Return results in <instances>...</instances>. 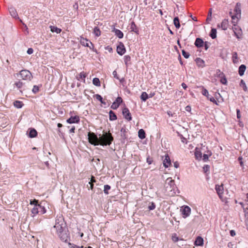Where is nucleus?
<instances>
[{
    "label": "nucleus",
    "mask_w": 248,
    "mask_h": 248,
    "mask_svg": "<svg viewBox=\"0 0 248 248\" xmlns=\"http://www.w3.org/2000/svg\"><path fill=\"white\" fill-rule=\"evenodd\" d=\"M94 97H95L97 100L100 101L102 104H106V103L103 101V98L100 95L96 94L94 95Z\"/></svg>",
    "instance_id": "obj_40"
},
{
    "label": "nucleus",
    "mask_w": 248,
    "mask_h": 248,
    "mask_svg": "<svg viewBox=\"0 0 248 248\" xmlns=\"http://www.w3.org/2000/svg\"><path fill=\"white\" fill-rule=\"evenodd\" d=\"M183 56L186 59H187L189 57V54L188 52H186L184 50L182 51Z\"/></svg>",
    "instance_id": "obj_46"
},
{
    "label": "nucleus",
    "mask_w": 248,
    "mask_h": 248,
    "mask_svg": "<svg viewBox=\"0 0 248 248\" xmlns=\"http://www.w3.org/2000/svg\"><path fill=\"white\" fill-rule=\"evenodd\" d=\"M114 32L115 35L119 38H122L124 36V34L122 31H121L120 30L118 29H115Z\"/></svg>",
    "instance_id": "obj_28"
},
{
    "label": "nucleus",
    "mask_w": 248,
    "mask_h": 248,
    "mask_svg": "<svg viewBox=\"0 0 248 248\" xmlns=\"http://www.w3.org/2000/svg\"><path fill=\"white\" fill-rule=\"evenodd\" d=\"M79 117L78 116H71L67 120V122L69 124L78 123L79 122Z\"/></svg>",
    "instance_id": "obj_11"
},
{
    "label": "nucleus",
    "mask_w": 248,
    "mask_h": 248,
    "mask_svg": "<svg viewBox=\"0 0 248 248\" xmlns=\"http://www.w3.org/2000/svg\"><path fill=\"white\" fill-rule=\"evenodd\" d=\"M240 86L243 88V89L245 92H247L248 91L247 87L246 85V83L243 79L241 80L240 83Z\"/></svg>",
    "instance_id": "obj_38"
},
{
    "label": "nucleus",
    "mask_w": 248,
    "mask_h": 248,
    "mask_svg": "<svg viewBox=\"0 0 248 248\" xmlns=\"http://www.w3.org/2000/svg\"><path fill=\"white\" fill-rule=\"evenodd\" d=\"M69 245L71 246L70 248H78V246L76 245L71 244H69Z\"/></svg>",
    "instance_id": "obj_64"
},
{
    "label": "nucleus",
    "mask_w": 248,
    "mask_h": 248,
    "mask_svg": "<svg viewBox=\"0 0 248 248\" xmlns=\"http://www.w3.org/2000/svg\"><path fill=\"white\" fill-rule=\"evenodd\" d=\"M50 29V31L53 32H56L57 33H60L62 30L60 28H57V27L53 26H50L49 27Z\"/></svg>",
    "instance_id": "obj_25"
},
{
    "label": "nucleus",
    "mask_w": 248,
    "mask_h": 248,
    "mask_svg": "<svg viewBox=\"0 0 248 248\" xmlns=\"http://www.w3.org/2000/svg\"><path fill=\"white\" fill-rule=\"evenodd\" d=\"M204 42L203 40L200 38H197L195 42V45L197 47H201L203 46Z\"/></svg>",
    "instance_id": "obj_19"
},
{
    "label": "nucleus",
    "mask_w": 248,
    "mask_h": 248,
    "mask_svg": "<svg viewBox=\"0 0 248 248\" xmlns=\"http://www.w3.org/2000/svg\"><path fill=\"white\" fill-rule=\"evenodd\" d=\"M112 75H113V77H114L115 78H116V79H117L120 80V82H122L124 81V78H122V79H120V78H119V76H118V75H117V73L116 71H115H115H114L113 72V73H112Z\"/></svg>",
    "instance_id": "obj_43"
},
{
    "label": "nucleus",
    "mask_w": 248,
    "mask_h": 248,
    "mask_svg": "<svg viewBox=\"0 0 248 248\" xmlns=\"http://www.w3.org/2000/svg\"><path fill=\"white\" fill-rule=\"evenodd\" d=\"M130 31H133L135 32L137 34H139V31L138 28L137 27L134 21H132L130 24Z\"/></svg>",
    "instance_id": "obj_15"
},
{
    "label": "nucleus",
    "mask_w": 248,
    "mask_h": 248,
    "mask_svg": "<svg viewBox=\"0 0 248 248\" xmlns=\"http://www.w3.org/2000/svg\"><path fill=\"white\" fill-rule=\"evenodd\" d=\"M17 77H19L23 80H31L32 78L31 73L27 70H22L19 74H17Z\"/></svg>",
    "instance_id": "obj_4"
},
{
    "label": "nucleus",
    "mask_w": 248,
    "mask_h": 248,
    "mask_svg": "<svg viewBox=\"0 0 248 248\" xmlns=\"http://www.w3.org/2000/svg\"><path fill=\"white\" fill-rule=\"evenodd\" d=\"M96 182V180L95 179V177L93 176H92L90 182L92 183H95Z\"/></svg>",
    "instance_id": "obj_62"
},
{
    "label": "nucleus",
    "mask_w": 248,
    "mask_h": 248,
    "mask_svg": "<svg viewBox=\"0 0 248 248\" xmlns=\"http://www.w3.org/2000/svg\"><path fill=\"white\" fill-rule=\"evenodd\" d=\"M123 101V99L121 97H118L115 102H116L117 104H118V105H120V104Z\"/></svg>",
    "instance_id": "obj_51"
},
{
    "label": "nucleus",
    "mask_w": 248,
    "mask_h": 248,
    "mask_svg": "<svg viewBox=\"0 0 248 248\" xmlns=\"http://www.w3.org/2000/svg\"><path fill=\"white\" fill-rule=\"evenodd\" d=\"M75 130V126H73L69 130V133H74Z\"/></svg>",
    "instance_id": "obj_63"
},
{
    "label": "nucleus",
    "mask_w": 248,
    "mask_h": 248,
    "mask_svg": "<svg viewBox=\"0 0 248 248\" xmlns=\"http://www.w3.org/2000/svg\"><path fill=\"white\" fill-rule=\"evenodd\" d=\"M179 240V238L177 237V235L176 234H174L172 236V240L174 242H176L177 241H178Z\"/></svg>",
    "instance_id": "obj_49"
},
{
    "label": "nucleus",
    "mask_w": 248,
    "mask_h": 248,
    "mask_svg": "<svg viewBox=\"0 0 248 248\" xmlns=\"http://www.w3.org/2000/svg\"><path fill=\"white\" fill-rule=\"evenodd\" d=\"M117 52L120 55H123L125 52V46L123 43H119L117 47Z\"/></svg>",
    "instance_id": "obj_9"
},
{
    "label": "nucleus",
    "mask_w": 248,
    "mask_h": 248,
    "mask_svg": "<svg viewBox=\"0 0 248 248\" xmlns=\"http://www.w3.org/2000/svg\"><path fill=\"white\" fill-rule=\"evenodd\" d=\"M119 105L116 102H114L111 106V108L113 109H116L119 107Z\"/></svg>",
    "instance_id": "obj_48"
},
{
    "label": "nucleus",
    "mask_w": 248,
    "mask_h": 248,
    "mask_svg": "<svg viewBox=\"0 0 248 248\" xmlns=\"http://www.w3.org/2000/svg\"><path fill=\"white\" fill-rule=\"evenodd\" d=\"M54 228L56 229L57 234L62 241L66 242L68 240V234L66 232V224L62 217L56 218Z\"/></svg>",
    "instance_id": "obj_1"
},
{
    "label": "nucleus",
    "mask_w": 248,
    "mask_h": 248,
    "mask_svg": "<svg viewBox=\"0 0 248 248\" xmlns=\"http://www.w3.org/2000/svg\"><path fill=\"white\" fill-rule=\"evenodd\" d=\"M33 50L31 48H28V49L27 50V53L28 54H31L32 53H33Z\"/></svg>",
    "instance_id": "obj_60"
},
{
    "label": "nucleus",
    "mask_w": 248,
    "mask_h": 248,
    "mask_svg": "<svg viewBox=\"0 0 248 248\" xmlns=\"http://www.w3.org/2000/svg\"><path fill=\"white\" fill-rule=\"evenodd\" d=\"M173 23L175 26V27L177 29H179L180 27V24L179 22V19L178 17H174L173 19Z\"/></svg>",
    "instance_id": "obj_29"
},
{
    "label": "nucleus",
    "mask_w": 248,
    "mask_h": 248,
    "mask_svg": "<svg viewBox=\"0 0 248 248\" xmlns=\"http://www.w3.org/2000/svg\"><path fill=\"white\" fill-rule=\"evenodd\" d=\"M113 140V138L110 132H104L101 135H99V145L102 146L110 145Z\"/></svg>",
    "instance_id": "obj_3"
},
{
    "label": "nucleus",
    "mask_w": 248,
    "mask_h": 248,
    "mask_svg": "<svg viewBox=\"0 0 248 248\" xmlns=\"http://www.w3.org/2000/svg\"><path fill=\"white\" fill-rule=\"evenodd\" d=\"M210 167L208 165H205L203 167V170L204 172H207L209 170Z\"/></svg>",
    "instance_id": "obj_54"
},
{
    "label": "nucleus",
    "mask_w": 248,
    "mask_h": 248,
    "mask_svg": "<svg viewBox=\"0 0 248 248\" xmlns=\"http://www.w3.org/2000/svg\"><path fill=\"white\" fill-rule=\"evenodd\" d=\"M215 189L220 199H221L222 201V194L223 193L224 191V188L223 186V185H216L215 186Z\"/></svg>",
    "instance_id": "obj_7"
},
{
    "label": "nucleus",
    "mask_w": 248,
    "mask_h": 248,
    "mask_svg": "<svg viewBox=\"0 0 248 248\" xmlns=\"http://www.w3.org/2000/svg\"><path fill=\"white\" fill-rule=\"evenodd\" d=\"M238 15H232V23L233 24V26H235L237 24L238 21V17H237Z\"/></svg>",
    "instance_id": "obj_30"
},
{
    "label": "nucleus",
    "mask_w": 248,
    "mask_h": 248,
    "mask_svg": "<svg viewBox=\"0 0 248 248\" xmlns=\"http://www.w3.org/2000/svg\"><path fill=\"white\" fill-rule=\"evenodd\" d=\"M232 60L234 63H236L238 62L237 54L236 52L232 53Z\"/></svg>",
    "instance_id": "obj_37"
},
{
    "label": "nucleus",
    "mask_w": 248,
    "mask_h": 248,
    "mask_svg": "<svg viewBox=\"0 0 248 248\" xmlns=\"http://www.w3.org/2000/svg\"><path fill=\"white\" fill-rule=\"evenodd\" d=\"M236 113H237V118L238 119L240 118V117H241L240 111L239 109H236Z\"/></svg>",
    "instance_id": "obj_58"
},
{
    "label": "nucleus",
    "mask_w": 248,
    "mask_h": 248,
    "mask_svg": "<svg viewBox=\"0 0 248 248\" xmlns=\"http://www.w3.org/2000/svg\"><path fill=\"white\" fill-rule=\"evenodd\" d=\"M232 29L235 36L237 37V38L240 39L241 37L242 34L241 29L238 27H234Z\"/></svg>",
    "instance_id": "obj_12"
},
{
    "label": "nucleus",
    "mask_w": 248,
    "mask_h": 248,
    "mask_svg": "<svg viewBox=\"0 0 248 248\" xmlns=\"http://www.w3.org/2000/svg\"><path fill=\"white\" fill-rule=\"evenodd\" d=\"M38 200L34 199L33 200L30 201V204L31 205L34 204L35 206H37V205H39L38 204Z\"/></svg>",
    "instance_id": "obj_52"
},
{
    "label": "nucleus",
    "mask_w": 248,
    "mask_h": 248,
    "mask_svg": "<svg viewBox=\"0 0 248 248\" xmlns=\"http://www.w3.org/2000/svg\"><path fill=\"white\" fill-rule=\"evenodd\" d=\"M25 85V83L21 81V79H19L18 81L15 82L14 83V87L17 88V89L19 90L21 92H22V89L23 88Z\"/></svg>",
    "instance_id": "obj_13"
},
{
    "label": "nucleus",
    "mask_w": 248,
    "mask_h": 248,
    "mask_svg": "<svg viewBox=\"0 0 248 248\" xmlns=\"http://www.w3.org/2000/svg\"><path fill=\"white\" fill-rule=\"evenodd\" d=\"M39 87L38 86L34 85L32 90V91L33 93H36L39 91Z\"/></svg>",
    "instance_id": "obj_47"
},
{
    "label": "nucleus",
    "mask_w": 248,
    "mask_h": 248,
    "mask_svg": "<svg viewBox=\"0 0 248 248\" xmlns=\"http://www.w3.org/2000/svg\"><path fill=\"white\" fill-rule=\"evenodd\" d=\"M171 164L170 160L168 155H165V158L163 160V165L165 168L169 167Z\"/></svg>",
    "instance_id": "obj_14"
},
{
    "label": "nucleus",
    "mask_w": 248,
    "mask_h": 248,
    "mask_svg": "<svg viewBox=\"0 0 248 248\" xmlns=\"http://www.w3.org/2000/svg\"><path fill=\"white\" fill-rule=\"evenodd\" d=\"M87 75L86 74V73H85L84 72H82L79 74L78 76H77L76 78H77V80H83L84 82H85V78L87 77Z\"/></svg>",
    "instance_id": "obj_21"
},
{
    "label": "nucleus",
    "mask_w": 248,
    "mask_h": 248,
    "mask_svg": "<svg viewBox=\"0 0 248 248\" xmlns=\"http://www.w3.org/2000/svg\"><path fill=\"white\" fill-rule=\"evenodd\" d=\"M246 69V66L244 64H242L239 66L238 73L240 76L244 75Z\"/></svg>",
    "instance_id": "obj_24"
},
{
    "label": "nucleus",
    "mask_w": 248,
    "mask_h": 248,
    "mask_svg": "<svg viewBox=\"0 0 248 248\" xmlns=\"http://www.w3.org/2000/svg\"><path fill=\"white\" fill-rule=\"evenodd\" d=\"M195 155L197 159H200L202 157V153L197 148L195 149Z\"/></svg>",
    "instance_id": "obj_27"
},
{
    "label": "nucleus",
    "mask_w": 248,
    "mask_h": 248,
    "mask_svg": "<svg viewBox=\"0 0 248 248\" xmlns=\"http://www.w3.org/2000/svg\"><path fill=\"white\" fill-rule=\"evenodd\" d=\"M155 208V205L154 202H152L151 205L148 206L149 210H153Z\"/></svg>",
    "instance_id": "obj_55"
},
{
    "label": "nucleus",
    "mask_w": 248,
    "mask_h": 248,
    "mask_svg": "<svg viewBox=\"0 0 248 248\" xmlns=\"http://www.w3.org/2000/svg\"><path fill=\"white\" fill-rule=\"evenodd\" d=\"M197 65L199 67H203L204 66V62L200 58H197L195 60Z\"/></svg>",
    "instance_id": "obj_23"
},
{
    "label": "nucleus",
    "mask_w": 248,
    "mask_h": 248,
    "mask_svg": "<svg viewBox=\"0 0 248 248\" xmlns=\"http://www.w3.org/2000/svg\"><path fill=\"white\" fill-rule=\"evenodd\" d=\"M14 105L15 107L16 108H21L22 106H23V104L22 102L20 101H15L14 103Z\"/></svg>",
    "instance_id": "obj_31"
},
{
    "label": "nucleus",
    "mask_w": 248,
    "mask_h": 248,
    "mask_svg": "<svg viewBox=\"0 0 248 248\" xmlns=\"http://www.w3.org/2000/svg\"><path fill=\"white\" fill-rule=\"evenodd\" d=\"M208 154H204L202 157V160L206 162L208 160L209 156L211 155V153L210 152H208Z\"/></svg>",
    "instance_id": "obj_42"
},
{
    "label": "nucleus",
    "mask_w": 248,
    "mask_h": 248,
    "mask_svg": "<svg viewBox=\"0 0 248 248\" xmlns=\"http://www.w3.org/2000/svg\"><path fill=\"white\" fill-rule=\"evenodd\" d=\"M80 43L82 46L89 47L90 49H92L91 46L93 47V43L86 38L81 37L80 39Z\"/></svg>",
    "instance_id": "obj_6"
},
{
    "label": "nucleus",
    "mask_w": 248,
    "mask_h": 248,
    "mask_svg": "<svg viewBox=\"0 0 248 248\" xmlns=\"http://www.w3.org/2000/svg\"><path fill=\"white\" fill-rule=\"evenodd\" d=\"M110 189V186L108 185H106L104 186V192L106 194H108V190Z\"/></svg>",
    "instance_id": "obj_44"
},
{
    "label": "nucleus",
    "mask_w": 248,
    "mask_h": 248,
    "mask_svg": "<svg viewBox=\"0 0 248 248\" xmlns=\"http://www.w3.org/2000/svg\"><path fill=\"white\" fill-rule=\"evenodd\" d=\"M37 135V132L34 129H32L30 130L29 133V137L30 138H34Z\"/></svg>",
    "instance_id": "obj_34"
},
{
    "label": "nucleus",
    "mask_w": 248,
    "mask_h": 248,
    "mask_svg": "<svg viewBox=\"0 0 248 248\" xmlns=\"http://www.w3.org/2000/svg\"><path fill=\"white\" fill-rule=\"evenodd\" d=\"M39 207L40 205L34 206V207L31 209V212L32 217L35 216L39 212Z\"/></svg>",
    "instance_id": "obj_20"
},
{
    "label": "nucleus",
    "mask_w": 248,
    "mask_h": 248,
    "mask_svg": "<svg viewBox=\"0 0 248 248\" xmlns=\"http://www.w3.org/2000/svg\"><path fill=\"white\" fill-rule=\"evenodd\" d=\"M39 212H41L42 214H43L46 213V209L45 207L40 205L39 207Z\"/></svg>",
    "instance_id": "obj_50"
},
{
    "label": "nucleus",
    "mask_w": 248,
    "mask_h": 248,
    "mask_svg": "<svg viewBox=\"0 0 248 248\" xmlns=\"http://www.w3.org/2000/svg\"><path fill=\"white\" fill-rule=\"evenodd\" d=\"M148 97V95L146 92H142L140 95V99L143 101H146Z\"/></svg>",
    "instance_id": "obj_36"
},
{
    "label": "nucleus",
    "mask_w": 248,
    "mask_h": 248,
    "mask_svg": "<svg viewBox=\"0 0 248 248\" xmlns=\"http://www.w3.org/2000/svg\"><path fill=\"white\" fill-rule=\"evenodd\" d=\"M191 213V209L188 206H185L182 210V214L184 218L188 217Z\"/></svg>",
    "instance_id": "obj_8"
},
{
    "label": "nucleus",
    "mask_w": 248,
    "mask_h": 248,
    "mask_svg": "<svg viewBox=\"0 0 248 248\" xmlns=\"http://www.w3.org/2000/svg\"><path fill=\"white\" fill-rule=\"evenodd\" d=\"M124 117V118L128 121H130L132 119L131 113L129 110V109L125 108L123 109L122 111Z\"/></svg>",
    "instance_id": "obj_10"
},
{
    "label": "nucleus",
    "mask_w": 248,
    "mask_h": 248,
    "mask_svg": "<svg viewBox=\"0 0 248 248\" xmlns=\"http://www.w3.org/2000/svg\"><path fill=\"white\" fill-rule=\"evenodd\" d=\"M207 98L210 100V101L215 103L216 104H217L216 99L213 97L208 96Z\"/></svg>",
    "instance_id": "obj_56"
},
{
    "label": "nucleus",
    "mask_w": 248,
    "mask_h": 248,
    "mask_svg": "<svg viewBox=\"0 0 248 248\" xmlns=\"http://www.w3.org/2000/svg\"><path fill=\"white\" fill-rule=\"evenodd\" d=\"M210 36L212 39H215L217 37V30L212 28L210 33Z\"/></svg>",
    "instance_id": "obj_32"
},
{
    "label": "nucleus",
    "mask_w": 248,
    "mask_h": 248,
    "mask_svg": "<svg viewBox=\"0 0 248 248\" xmlns=\"http://www.w3.org/2000/svg\"><path fill=\"white\" fill-rule=\"evenodd\" d=\"M202 94L204 95V96H207V97L209 96V93H208V91L205 89H203L202 91Z\"/></svg>",
    "instance_id": "obj_53"
},
{
    "label": "nucleus",
    "mask_w": 248,
    "mask_h": 248,
    "mask_svg": "<svg viewBox=\"0 0 248 248\" xmlns=\"http://www.w3.org/2000/svg\"><path fill=\"white\" fill-rule=\"evenodd\" d=\"M131 60V57L129 55H125L124 57V62L126 65H127L128 62Z\"/></svg>",
    "instance_id": "obj_41"
},
{
    "label": "nucleus",
    "mask_w": 248,
    "mask_h": 248,
    "mask_svg": "<svg viewBox=\"0 0 248 248\" xmlns=\"http://www.w3.org/2000/svg\"><path fill=\"white\" fill-rule=\"evenodd\" d=\"M89 142L95 146L99 145V137L93 132H89L88 134Z\"/></svg>",
    "instance_id": "obj_5"
},
{
    "label": "nucleus",
    "mask_w": 248,
    "mask_h": 248,
    "mask_svg": "<svg viewBox=\"0 0 248 248\" xmlns=\"http://www.w3.org/2000/svg\"><path fill=\"white\" fill-rule=\"evenodd\" d=\"M139 137L141 139H144L145 138V133L143 129H141L138 131Z\"/></svg>",
    "instance_id": "obj_26"
},
{
    "label": "nucleus",
    "mask_w": 248,
    "mask_h": 248,
    "mask_svg": "<svg viewBox=\"0 0 248 248\" xmlns=\"http://www.w3.org/2000/svg\"><path fill=\"white\" fill-rule=\"evenodd\" d=\"M220 82L223 84H226L227 83V79L226 78H223L220 79Z\"/></svg>",
    "instance_id": "obj_57"
},
{
    "label": "nucleus",
    "mask_w": 248,
    "mask_h": 248,
    "mask_svg": "<svg viewBox=\"0 0 248 248\" xmlns=\"http://www.w3.org/2000/svg\"><path fill=\"white\" fill-rule=\"evenodd\" d=\"M9 12L11 15L12 16H13L14 18H17L18 17V15L16 12V10L13 8V7H10L9 9Z\"/></svg>",
    "instance_id": "obj_22"
},
{
    "label": "nucleus",
    "mask_w": 248,
    "mask_h": 248,
    "mask_svg": "<svg viewBox=\"0 0 248 248\" xmlns=\"http://www.w3.org/2000/svg\"><path fill=\"white\" fill-rule=\"evenodd\" d=\"M93 83L94 85L97 87H100L101 85L99 79L97 78H95L93 79Z\"/></svg>",
    "instance_id": "obj_35"
},
{
    "label": "nucleus",
    "mask_w": 248,
    "mask_h": 248,
    "mask_svg": "<svg viewBox=\"0 0 248 248\" xmlns=\"http://www.w3.org/2000/svg\"><path fill=\"white\" fill-rule=\"evenodd\" d=\"M238 160L240 161V166L241 167H243L244 164H243V162L242 161V156H239L238 157Z\"/></svg>",
    "instance_id": "obj_59"
},
{
    "label": "nucleus",
    "mask_w": 248,
    "mask_h": 248,
    "mask_svg": "<svg viewBox=\"0 0 248 248\" xmlns=\"http://www.w3.org/2000/svg\"><path fill=\"white\" fill-rule=\"evenodd\" d=\"M228 23H229V22H228V19H225L223 20L220 24V27L222 28V29L223 30H227L228 26ZM217 27H219L220 25L218 24L217 25Z\"/></svg>",
    "instance_id": "obj_16"
},
{
    "label": "nucleus",
    "mask_w": 248,
    "mask_h": 248,
    "mask_svg": "<svg viewBox=\"0 0 248 248\" xmlns=\"http://www.w3.org/2000/svg\"><path fill=\"white\" fill-rule=\"evenodd\" d=\"M165 192L167 195L173 196L178 191V189L175 184V182L171 178L166 179L165 184Z\"/></svg>",
    "instance_id": "obj_2"
},
{
    "label": "nucleus",
    "mask_w": 248,
    "mask_h": 248,
    "mask_svg": "<svg viewBox=\"0 0 248 248\" xmlns=\"http://www.w3.org/2000/svg\"><path fill=\"white\" fill-rule=\"evenodd\" d=\"M194 244L196 246H202L203 245V239L201 236H198L195 241Z\"/></svg>",
    "instance_id": "obj_17"
},
{
    "label": "nucleus",
    "mask_w": 248,
    "mask_h": 248,
    "mask_svg": "<svg viewBox=\"0 0 248 248\" xmlns=\"http://www.w3.org/2000/svg\"><path fill=\"white\" fill-rule=\"evenodd\" d=\"M234 12L235 13L236 15H238L239 16H240L241 15V4L239 2H237L236 4V5L235 6L234 8Z\"/></svg>",
    "instance_id": "obj_18"
},
{
    "label": "nucleus",
    "mask_w": 248,
    "mask_h": 248,
    "mask_svg": "<svg viewBox=\"0 0 248 248\" xmlns=\"http://www.w3.org/2000/svg\"><path fill=\"white\" fill-rule=\"evenodd\" d=\"M204 44V48L205 50H207L208 48H209V45H208V42H205Z\"/></svg>",
    "instance_id": "obj_61"
},
{
    "label": "nucleus",
    "mask_w": 248,
    "mask_h": 248,
    "mask_svg": "<svg viewBox=\"0 0 248 248\" xmlns=\"http://www.w3.org/2000/svg\"><path fill=\"white\" fill-rule=\"evenodd\" d=\"M109 114L110 120L113 121L117 119V116L113 111L110 110L109 112Z\"/></svg>",
    "instance_id": "obj_33"
},
{
    "label": "nucleus",
    "mask_w": 248,
    "mask_h": 248,
    "mask_svg": "<svg viewBox=\"0 0 248 248\" xmlns=\"http://www.w3.org/2000/svg\"><path fill=\"white\" fill-rule=\"evenodd\" d=\"M126 132V130L125 128H122L121 129V137L123 138H126L125 133Z\"/></svg>",
    "instance_id": "obj_45"
},
{
    "label": "nucleus",
    "mask_w": 248,
    "mask_h": 248,
    "mask_svg": "<svg viewBox=\"0 0 248 248\" xmlns=\"http://www.w3.org/2000/svg\"><path fill=\"white\" fill-rule=\"evenodd\" d=\"M93 33L97 37L101 35V31L99 30V29L97 27L94 28Z\"/></svg>",
    "instance_id": "obj_39"
}]
</instances>
